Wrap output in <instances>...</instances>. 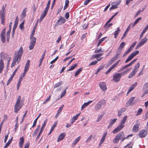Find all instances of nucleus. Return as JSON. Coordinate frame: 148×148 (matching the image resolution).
Wrapping results in <instances>:
<instances>
[{
	"mask_svg": "<svg viewBox=\"0 0 148 148\" xmlns=\"http://www.w3.org/2000/svg\"><path fill=\"white\" fill-rule=\"evenodd\" d=\"M125 110L126 109L125 108H123L121 109L120 110H119L118 111V116H121L122 115V113L123 112H124L125 111Z\"/></svg>",
	"mask_w": 148,
	"mask_h": 148,
	"instance_id": "nucleus-39",
	"label": "nucleus"
},
{
	"mask_svg": "<svg viewBox=\"0 0 148 148\" xmlns=\"http://www.w3.org/2000/svg\"><path fill=\"white\" fill-rule=\"evenodd\" d=\"M4 67L3 62L2 59L0 61V73H1Z\"/></svg>",
	"mask_w": 148,
	"mask_h": 148,
	"instance_id": "nucleus-22",
	"label": "nucleus"
},
{
	"mask_svg": "<svg viewBox=\"0 0 148 148\" xmlns=\"http://www.w3.org/2000/svg\"><path fill=\"white\" fill-rule=\"evenodd\" d=\"M124 134L123 132H121L119 133L115 137V139L113 140V142L115 143H117L119 140L121 138L124 137Z\"/></svg>",
	"mask_w": 148,
	"mask_h": 148,
	"instance_id": "nucleus-4",
	"label": "nucleus"
},
{
	"mask_svg": "<svg viewBox=\"0 0 148 148\" xmlns=\"http://www.w3.org/2000/svg\"><path fill=\"white\" fill-rule=\"evenodd\" d=\"M69 0H66L65 2V5L64 7L63 10H65L69 5Z\"/></svg>",
	"mask_w": 148,
	"mask_h": 148,
	"instance_id": "nucleus-53",
	"label": "nucleus"
},
{
	"mask_svg": "<svg viewBox=\"0 0 148 148\" xmlns=\"http://www.w3.org/2000/svg\"><path fill=\"white\" fill-rule=\"evenodd\" d=\"M13 138L12 137L10 139L8 142L6 143L5 145L4 146L3 148H7V147H8L10 144L11 143L12 140Z\"/></svg>",
	"mask_w": 148,
	"mask_h": 148,
	"instance_id": "nucleus-45",
	"label": "nucleus"
},
{
	"mask_svg": "<svg viewBox=\"0 0 148 148\" xmlns=\"http://www.w3.org/2000/svg\"><path fill=\"white\" fill-rule=\"evenodd\" d=\"M21 96H19L17 99L16 104H21Z\"/></svg>",
	"mask_w": 148,
	"mask_h": 148,
	"instance_id": "nucleus-57",
	"label": "nucleus"
},
{
	"mask_svg": "<svg viewBox=\"0 0 148 148\" xmlns=\"http://www.w3.org/2000/svg\"><path fill=\"white\" fill-rule=\"evenodd\" d=\"M66 21V20L64 17H61L58 20L56 23V25H61L64 24Z\"/></svg>",
	"mask_w": 148,
	"mask_h": 148,
	"instance_id": "nucleus-12",
	"label": "nucleus"
},
{
	"mask_svg": "<svg viewBox=\"0 0 148 148\" xmlns=\"http://www.w3.org/2000/svg\"><path fill=\"white\" fill-rule=\"evenodd\" d=\"M142 109L141 108H139L138 110V112H137V114H136V116H138V115H140L142 113Z\"/></svg>",
	"mask_w": 148,
	"mask_h": 148,
	"instance_id": "nucleus-64",
	"label": "nucleus"
},
{
	"mask_svg": "<svg viewBox=\"0 0 148 148\" xmlns=\"http://www.w3.org/2000/svg\"><path fill=\"white\" fill-rule=\"evenodd\" d=\"M82 68H80L76 71L75 74V77L77 76L78 75L80 72L82 71Z\"/></svg>",
	"mask_w": 148,
	"mask_h": 148,
	"instance_id": "nucleus-49",
	"label": "nucleus"
},
{
	"mask_svg": "<svg viewBox=\"0 0 148 148\" xmlns=\"http://www.w3.org/2000/svg\"><path fill=\"white\" fill-rule=\"evenodd\" d=\"M103 116V114H101L99 115L97 121V122L99 121L102 119Z\"/></svg>",
	"mask_w": 148,
	"mask_h": 148,
	"instance_id": "nucleus-59",
	"label": "nucleus"
},
{
	"mask_svg": "<svg viewBox=\"0 0 148 148\" xmlns=\"http://www.w3.org/2000/svg\"><path fill=\"white\" fill-rule=\"evenodd\" d=\"M148 29V25H146V27L144 29L143 31L141 33L140 36V39H141L142 38L145 32Z\"/></svg>",
	"mask_w": 148,
	"mask_h": 148,
	"instance_id": "nucleus-23",
	"label": "nucleus"
},
{
	"mask_svg": "<svg viewBox=\"0 0 148 148\" xmlns=\"http://www.w3.org/2000/svg\"><path fill=\"white\" fill-rule=\"evenodd\" d=\"M63 84V82H60L56 84L54 86V88H56L60 86Z\"/></svg>",
	"mask_w": 148,
	"mask_h": 148,
	"instance_id": "nucleus-44",
	"label": "nucleus"
},
{
	"mask_svg": "<svg viewBox=\"0 0 148 148\" xmlns=\"http://www.w3.org/2000/svg\"><path fill=\"white\" fill-rule=\"evenodd\" d=\"M135 71L133 70L132 71L131 73L128 76L129 78H130L132 77L135 75Z\"/></svg>",
	"mask_w": 148,
	"mask_h": 148,
	"instance_id": "nucleus-54",
	"label": "nucleus"
},
{
	"mask_svg": "<svg viewBox=\"0 0 148 148\" xmlns=\"http://www.w3.org/2000/svg\"><path fill=\"white\" fill-rule=\"evenodd\" d=\"M92 102V101H90L86 103H85L81 107V110H83L84 108H85L86 106L89 105L90 103Z\"/></svg>",
	"mask_w": 148,
	"mask_h": 148,
	"instance_id": "nucleus-27",
	"label": "nucleus"
},
{
	"mask_svg": "<svg viewBox=\"0 0 148 148\" xmlns=\"http://www.w3.org/2000/svg\"><path fill=\"white\" fill-rule=\"evenodd\" d=\"M50 2H51L50 0H49L48 1L47 4V6L46 7V8H45V10H47L48 11V10H49V8L50 5Z\"/></svg>",
	"mask_w": 148,
	"mask_h": 148,
	"instance_id": "nucleus-56",
	"label": "nucleus"
},
{
	"mask_svg": "<svg viewBox=\"0 0 148 148\" xmlns=\"http://www.w3.org/2000/svg\"><path fill=\"white\" fill-rule=\"evenodd\" d=\"M147 39L145 37L144 38L142 39L137 45L136 47V49H137L138 48H139L140 46L143 45L147 41Z\"/></svg>",
	"mask_w": 148,
	"mask_h": 148,
	"instance_id": "nucleus-8",
	"label": "nucleus"
},
{
	"mask_svg": "<svg viewBox=\"0 0 148 148\" xmlns=\"http://www.w3.org/2000/svg\"><path fill=\"white\" fill-rule=\"evenodd\" d=\"M66 136V134L65 132H63L61 133L58 136L57 142H58L62 140Z\"/></svg>",
	"mask_w": 148,
	"mask_h": 148,
	"instance_id": "nucleus-18",
	"label": "nucleus"
},
{
	"mask_svg": "<svg viewBox=\"0 0 148 148\" xmlns=\"http://www.w3.org/2000/svg\"><path fill=\"white\" fill-rule=\"evenodd\" d=\"M81 136H79L73 141L72 144V147H73L74 146H73V145L74 146L77 143L79 140Z\"/></svg>",
	"mask_w": 148,
	"mask_h": 148,
	"instance_id": "nucleus-41",
	"label": "nucleus"
},
{
	"mask_svg": "<svg viewBox=\"0 0 148 148\" xmlns=\"http://www.w3.org/2000/svg\"><path fill=\"white\" fill-rule=\"evenodd\" d=\"M115 59H114L113 58H112L108 62L107 66H109L111 65L113 62L115 61Z\"/></svg>",
	"mask_w": 148,
	"mask_h": 148,
	"instance_id": "nucleus-33",
	"label": "nucleus"
},
{
	"mask_svg": "<svg viewBox=\"0 0 148 148\" xmlns=\"http://www.w3.org/2000/svg\"><path fill=\"white\" fill-rule=\"evenodd\" d=\"M137 84V83L136 82H135L130 87L127 93L128 94V93L130 92L136 86Z\"/></svg>",
	"mask_w": 148,
	"mask_h": 148,
	"instance_id": "nucleus-20",
	"label": "nucleus"
},
{
	"mask_svg": "<svg viewBox=\"0 0 148 148\" xmlns=\"http://www.w3.org/2000/svg\"><path fill=\"white\" fill-rule=\"evenodd\" d=\"M139 130V128L138 125L137 124L134 125L132 129L133 131L134 132H137Z\"/></svg>",
	"mask_w": 148,
	"mask_h": 148,
	"instance_id": "nucleus-28",
	"label": "nucleus"
},
{
	"mask_svg": "<svg viewBox=\"0 0 148 148\" xmlns=\"http://www.w3.org/2000/svg\"><path fill=\"white\" fill-rule=\"evenodd\" d=\"M30 63V61L28 60L27 61L25 66V69L23 74V77H24L25 76V74L26 73L29 69Z\"/></svg>",
	"mask_w": 148,
	"mask_h": 148,
	"instance_id": "nucleus-9",
	"label": "nucleus"
},
{
	"mask_svg": "<svg viewBox=\"0 0 148 148\" xmlns=\"http://www.w3.org/2000/svg\"><path fill=\"white\" fill-rule=\"evenodd\" d=\"M5 8L4 5H3L0 11V16L1 15H5L6 11L5 10Z\"/></svg>",
	"mask_w": 148,
	"mask_h": 148,
	"instance_id": "nucleus-29",
	"label": "nucleus"
},
{
	"mask_svg": "<svg viewBox=\"0 0 148 148\" xmlns=\"http://www.w3.org/2000/svg\"><path fill=\"white\" fill-rule=\"evenodd\" d=\"M125 44V43L124 42H123L121 43L119 47L118 50L119 51H120V52H121Z\"/></svg>",
	"mask_w": 148,
	"mask_h": 148,
	"instance_id": "nucleus-35",
	"label": "nucleus"
},
{
	"mask_svg": "<svg viewBox=\"0 0 148 148\" xmlns=\"http://www.w3.org/2000/svg\"><path fill=\"white\" fill-rule=\"evenodd\" d=\"M121 52H120V51H119L118 50H117L116 51V54L115 55V56L113 57V58L115 59V60H117V58H120V56H119L121 54Z\"/></svg>",
	"mask_w": 148,
	"mask_h": 148,
	"instance_id": "nucleus-25",
	"label": "nucleus"
},
{
	"mask_svg": "<svg viewBox=\"0 0 148 148\" xmlns=\"http://www.w3.org/2000/svg\"><path fill=\"white\" fill-rule=\"evenodd\" d=\"M24 142V139L23 137L20 138L19 142V147L21 148H22Z\"/></svg>",
	"mask_w": 148,
	"mask_h": 148,
	"instance_id": "nucleus-24",
	"label": "nucleus"
},
{
	"mask_svg": "<svg viewBox=\"0 0 148 148\" xmlns=\"http://www.w3.org/2000/svg\"><path fill=\"white\" fill-rule=\"evenodd\" d=\"M30 45L29 47V49L30 50L34 48L35 44L30 42Z\"/></svg>",
	"mask_w": 148,
	"mask_h": 148,
	"instance_id": "nucleus-55",
	"label": "nucleus"
},
{
	"mask_svg": "<svg viewBox=\"0 0 148 148\" xmlns=\"http://www.w3.org/2000/svg\"><path fill=\"white\" fill-rule=\"evenodd\" d=\"M117 29V30L115 31L114 33V37L115 38H117V36L119 34V32L120 31V29L119 27H118Z\"/></svg>",
	"mask_w": 148,
	"mask_h": 148,
	"instance_id": "nucleus-40",
	"label": "nucleus"
},
{
	"mask_svg": "<svg viewBox=\"0 0 148 148\" xmlns=\"http://www.w3.org/2000/svg\"><path fill=\"white\" fill-rule=\"evenodd\" d=\"M13 77H14L12 76H11L10 77V78L8 79V82H7V85H8L10 84V82L12 80V79H13Z\"/></svg>",
	"mask_w": 148,
	"mask_h": 148,
	"instance_id": "nucleus-60",
	"label": "nucleus"
},
{
	"mask_svg": "<svg viewBox=\"0 0 148 148\" xmlns=\"http://www.w3.org/2000/svg\"><path fill=\"white\" fill-rule=\"evenodd\" d=\"M51 96L50 95L47 98L44 102L43 103V104H45L48 101H49L50 99Z\"/></svg>",
	"mask_w": 148,
	"mask_h": 148,
	"instance_id": "nucleus-63",
	"label": "nucleus"
},
{
	"mask_svg": "<svg viewBox=\"0 0 148 148\" xmlns=\"http://www.w3.org/2000/svg\"><path fill=\"white\" fill-rule=\"evenodd\" d=\"M80 114V113L79 114H77L76 115L74 116H73V117L72 118L71 120L73 121H75V120H76L77 119V118L79 116Z\"/></svg>",
	"mask_w": 148,
	"mask_h": 148,
	"instance_id": "nucleus-48",
	"label": "nucleus"
},
{
	"mask_svg": "<svg viewBox=\"0 0 148 148\" xmlns=\"http://www.w3.org/2000/svg\"><path fill=\"white\" fill-rule=\"evenodd\" d=\"M139 52L138 51H135L130 54L128 58L125 61V63H127L131 60L136 55L138 54Z\"/></svg>",
	"mask_w": 148,
	"mask_h": 148,
	"instance_id": "nucleus-1",
	"label": "nucleus"
},
{
	"mask_svg": "<svg viewBox=\"0 0 148 148\" xmlns=\"http://www.w3.org/2000/svg\"><path fill=\"white\" fill-rule=\"evenodd\" d=\"M133 135V134H131L128 135L126 137H123L122 138H121V142L123 141L125 139L127 138L130 137L132 136Z\"/></svg>",
	"mask_w": 148,
	"mask_h": 148,
	"instance_id": "nucleus-61",
	"label": "nucleus"
},
{
	"mask_svg": "<svg viewBox=\"0 0 148 148\" xmlns=\"http://www.w3.org/2000/svg\"><path fill=\"white\" fill-rule=\"evenodd\" d=\"M48 11L45 10L43 12H42L41 14L40 19V22L45 17L47 14Z\"/></svg>",
	"mask_w": 148,
	"mask_h": 148,
	"instance_id": "nucleus-17",
	"label": "nucleus"
},
{
	"mask_svg": "<svg viewBox=\"0 0 148 148\" xmlns=\"http://www.w3.org/2000/svg\"><path fill=\"white\" fill-rule=\"evenodd\" d=\"M77 63L73 65L70 67V68L69 69L67 70V71H71V70H73V69H75V68L76 67H77Z\"/></svg>",
	"mask_w": 148,
	"mask_h": 148,
	"instance_id": "nucleus-50",
	"label": "nucleus"
},
{
	"mask_svg": "<svg viewBox=\"0 0 148 148\" xmlns=\"http://www.w3.org/2000/svg\"><path fill=\"white\" fill-rule=\"evenodd\" d=\"M117 120L116 119H111L110 120L109 125L108 127V128H109V127L111 126Z\"/></svg>",
	"mask_w": 148,
	"mask_h": 148,
	"instance_id": "nucleus-31",
	"label": "nucleus"
},
{
	"mask_svg": "<svg viewBox=\"0 0 148 148\" xmlns=\"http://www.w3.org/2000/svg\"><path fill=\"white\" fill-rule=\"evenodd\" d=\"M121 77L120 74L115 73L113 75L112 80L115 83H118L120 80Z\"/></svg>",
	"mask_w": 148,
	"mask_h": 148,
	"instance_id": "nucleus-3",
	"label": "nucleus"
},
{
	"mask_svg": "<svg viewBox=\"0 0 148 148\" xmlns=\"http://www.w3.org/2000/svg\"><path fill=\"white\" fill-rule=\"evenodd\" d=\"M38 19L37 22L35 23V25L34 26V28L33 29V30L32 31L31 34L32 35H34L35 34V32L36 29L37 27V25L38 24Z\"/></svg>",
	"mask_w": 148,
	"mask_h": 148,
	"instance_id": "nucleus-32",
	"label": "nucleus"
},
{
	"mask_svg": "<svg viewBox=\"0 0 148 148\" xmlns=\"http://www.w3.org/2000/svg\"><path fill=\"white\" fill-rule=\"evenodd\" d=\"M131 69V68L128 69H127L125 71H124V72H123L122 73H119V74H120L121 75V77L122 75H123L125 74H126L127 73L130 71V70Z\"/></svg>",
	"mask_w": 148,
	"mask_h": 148,
	"instance_id": "nucleus-51",
	"label": "nucleus"
},
{
	"mask_svg": "<svg viewBox=\"0 0 148 148\" xmlns=\"http://www.w3.org/2000/svg\"><path fill=\"white\" fill-rule=\"evenodd\" d=\"M103 55V53H100L95 55V57L96 58L98 59L99 57L102 56Z\"/></svg>",
	"mask_w": 148,
	"mask_h": 148,
	"instance_id": "nucleus-62",
	"label": "nucleus"
},
{
	"mask_svg": "<svg viewBox=\"0 0 148 148\" xmlns=\"http://www.w3.org/2000/svg\"><path fill=\"white\" fill-rule=\"evenodd\" d=\"M147 131L145 130H142L140 131L138 134V136L142 138L145 137L147 135Z\"/></svg>",
	"mask_w": 148,
	"mask_h": 148,
	"instance_id": "nucleus-10",
	"label": "nucleus"
},
{
	"mask_svg": "<svg viewBox=\"0 0 148 148\" xmlns=\"http://www.w3.org/2000/svg\"><path fill=\"white\" fill-rule=\"evenodd\" d=\"M21 57L20 55L19 56L18 55L16 54V52H15L14 54L13 60L16 61L17 63H18L21 60Z\"/></svg>",
	"mask_w": 148,
	"mask_h": 148,
	"instance_id": "nucleus-13",
	"label": "nucleus"
},
{
	"mask_svg": "<svg viewBox=\"0 0 148 148\" xmlns=\"http://www.w3.org/2000/svg\"><path fill=\"white\" fill-rule=\"evenodd\" d=\"M124 125L121 124L119 125L117 128L113 130V133L114 134L118 132L121 130L124 127Z\"/></svg>",
	"mask_w": 148,
	"mask_h": 148,
	"instance_id": "nucleus-14",
	"label": "nucleus"
},
{
	"mask_svg": "<svg viewBox=\"0 0 148 148\" xmlns=\"http://www.w3.org/2000/svg\"><path fill=\"white\" fill-rule=\"evenodd\" d=\"M23 104H15L14 106V111L16 113H17L19 110L22 107Z\"/></svg>",
	"mask_w": 148,
	"mask_h": 148,
	"instance_id": "nucleus-11",
	"label": "nucleus"
},
{
	"mask_svg": "<svg viewBox=\"0 0 148 148\" xmlns=\"http://www.w3.org/2000/svg\"><path fill=\"white\" fill-rule=\"evenodd\" d=\"M5 34H1L0 35L1 41L3 43H5Z\"/></svg>",
	"mask_w": 148,
	"mask_h": 148,
	"instance_id": "nucleus-30",
	"label": "nucleus"
},
{
	"mask_svg": "<svg viewBox=\"0 0 148 148\" xmlns=\"http://www.w3.org/2000/svg\"><path fill=\"white\" fill-rule=\"evenodd\" d=\"M105 101L104 100H103L97 103L95 107V110L97 111L99 110L101 108V106L105 104Z\"/></svg>",
	"mask_w": 148,
	"mask_h": 148,
	"instance_id": "nucleus-2",
	"label": "nucleus"
},
{
	"mask_svg": "<svg viewBox=\"0 0 148 148\" xmlns=\"http://www.w3.org/2000/svg\"><path fill=\"white\" fill-rule=\"evenodd\" d=\"M107 134V132H105L101 138L100 140V142L101 143H103L104 141L105 140V138Z\"/></svg>",
	"mask_w": 148,
	"mask_h": 148,
	"instance_id": "nucleus-38",
	"label": "nucleus"
},
{
	"mask_svg": "<svg viewBox=\"0 0 148 148\" xmlns=\"http://www.w3.org/2000/svg\"><path fill=\"white\" fill-rule=\"evenodd\" d=\"M142 19V18L140 17L137 18L136 19L134 22V23L132 24V27H133L134 26L136 25L138 22L140 20Z\"/></svg>",
	"mask_w": 148,
	"mask_h": 148,
	"instance_id": "nucleus-34",
	"label": "nucleus"
},
{
	"mask_svg": "<svg viewBox=\"0 0 148 148\" xmlns=\"http://www.w3.org/2000/svg\"><path fill=\"white\" fill-rule=\"evenodd\" d=\"M40 128V125H39L36 128V130H35V131L34 132L33 135V137H34L35 136H36Z\"/></svg>",
	"mask_w": 148,
	"mask_h": 148,
	"instance_id": "nucleus-36",
	"label": "nucleus"
},
{
	"mask_svg": "<svg viewBox=\"0 0 148 148\" xmlns=\"http://www.w3.org/2000/svg\"><path fill=\"white\" fill-rule=\"evenodd\" d=\"M47 121V119H46L44 121V122L43 125H42V127H41L40 130L36 138V141H37V140H38L39 137L40 136V135L41 134L42 132L43 129L45 126Z\"/></svg>",
	"mask_w": 148,
	"mask_h": 148,
	"instance_id": "nucleus-7",
	"label": "nucleus"
},
{
	"mask_svg": "<svg viewBox=\"0 0 148 148\" xmlns=\"http://www.w3.org/2000/svg\"><path fill=\"white\" fill-rule=\"evenodd\" d=\"M5 15H1V24L4 25L5 24Z\"/></svg>",
	"mask_w": 148,
	"mask_h": 148,
	"instance_id": "nucleus-42",
	"label": "nucleus"
},
{
	"mask_svg": "<svg viewBox=\"0 0 148 148\" xmlns=\"http://www.w3.org/2000/svg\"><path fill=\"white\" fill-rule=\"evenodd\" d=\"M134 98L135 97H131L130 98L128 101L127 102L126 105L127 106H128L132 105V102Z\"/></svg>",
	"mask_w": 148,
	"mask_h": 148,
	"instance_id": "nucleus-21",
	"label": "nucleus"
},
{
	"mask_svg": "<svg viewBox=\"0 0 148 148\" xmlns=\"http://www.w3.org/2000/svg\"><path fill=\"white\" fill-rule=\"evenodd\" d=\"M41 115V114H39V115L34 120V121L33 122V125L32 126V127H34L36 125L37 120L39 118V117Z\"/></svg>",
	"mask_w": 148,
	"mask_h": 148,
	"instance_id": "nucleus-43",
	"label": "nucleus"
},
{
	"mask_svg": "<svg viewBox=\"0 0 148 148\" xmlns=\"http://www.w3.org/2000/svg\"><path fill=\"white\" fill-rule=\"evenodd\" d=\"M0 58H1V59H6L8 60V59L9 58H10V57H9V56L7 55L6 54H5L3 53H0Z\"/></svg>",
	"mask_w": 148,
	"mask_h": 148,
	"instance_id": "nucleus-16",
	"label": "nucleus"
},
{
	"mask_svg": "<svg viewBox=\"0 0 148 148\" xmlns=\"http://www.w3.org/2000/svg\"><path fill=\"white\" fill-rule=\"evenodd\" d=\"M140 66V63L139 62L136 65V66L134 67V68L133 69V70L134 71H137V70H138V69L139 68Z\"/></svg>",
	"mask_w": 148,
	"mask_h": 148,
	"instance_id": "nucleus-52",
	"label": "nucleus"
},
{
	"mask_svg": "<svg viewBox=\"0 0 148 148\" xmlns=\"http://www.w3.org/2000/svg\"><path fill=\"white\" fill-rule=\"evenodd\" d=\"M99 86L103 91H105L106 90L107 87L105 82H100L99 84Z\"/></svg>",
	"mask_w": 148,
	"mask_h": 148,
	"instance_id": "nucleus-15",
	"label": "nucleus"
},
{
	"mask_svg": "<svg viewBox=\"0 0 148 148\" xmlns=\"http://www.w3.org/2000/svg\"><path fill=\"white\" fill-rule=\"evenodd\" d=\"M132 25V23H130L129 25L128 26L127 28L126 29L124 33V34L123 36L122 37V38H121V39H123V38H124L126 37V36L127 35V33L128 31H129L130 29V28L131 27V25Z\"/></svg>",
	"mask_w": 148,
	"mask_h": 148,
	"instance_id": "nucleus-19",
	"label": "nucleus"
},
{
	"mask_svg": "<svg viewBox=\"0 0 148 148\" xmlns=\"http://www.w3.org/2000/svg\"><path fill=\"white\" fill-rule=\"evenodd\" d=\"M137 60V58L134 59L129 64L124 66L121 69H120L119 72H120L124 70L126 68L129 67L130 66H132Z\"/></svg>",
	"mask_w": 148,
	"mask_h": 148,
	"instance_id": "nucleus-5",
	"label": "nucleus"
},
{
	"mask_svg": "<svg viewBox=\"0 0 148 148\" xmlns=\"http://www.w3.org/2000/svg\"><path fill=\"white\" fill-rule=\"evenodd\" d=\"M16 54L19 55V56L20 55L21 56V57L22 56V55L23 53V50L22 47H21L18 52H16Z\"/></svg>",
	"mask_w": 148,
	"mask_h": 148,
	"instance_id": "nucleus-37",
	"label": "nucleus"
},
{
	"mask_svg": "<svg viewBox=\"0 0 148 148\" xmlns=\"http://www.w3.org/2000/svg\"><path fill=\"white\" fill-rule=\"evenodd\" d=\"M30 39L31 40L30 43H33L35 44L36 43V38L34 37V35H32L31 34L30 36Z\"/></svg>",
	"mask_w": 148,
	"mask_h": 148,
	"instance_id": "nucleus-26",
	"label": "nucleus"
},
{
	"mask_svg": "<svg viewBox=\"0 0 148 148\" xmlns=\"http://www.w3.org/2000/svg\"><path fill=\"white\" fill-rule=\"evenodd\" d=\"M26 9L27 8H26L23 10L22 13L21 15V16L23 18L25 17L26 16Z\"/></svg>",
	"mask_w": 148,
	"mask_h": 148,
	"instance_id": "nucleus-46",
	"label": "nucleus"
},
{
	"mask_svg": "<svg viewBox=\"0 0 148 148\" xmlns=\"http://www.w3.org/2000/svg\"><path fill=\"white\" fill-rule=\"evenodd\" d=\"M24 21H23L19 25L20 28L21 30H23L24 29Z\"/></svg>",
	"mask_w": 148,
	"mask_h": 148,
	"instance_id": "nucleus-58",
	"label": "nucleus"
},
{
	"mask_svg": "<svg viewBox=\"0 0 148 148\" xmlns=\"http://www.w3.org/2000/svg\"><path fill=\"white\" fill-rule=\"evenodd\" d=\"M127 118V116L126 115L123 118V119L121 121V124L123 125L125 123Z\"/></svg>",
	"mask_w": 148,
	"mask_h": 148,
	"instance_id": "nucleus-47",
	"label": "nucleus"
},
{
	"mask_svg": "<svg viewBox=\"0 0 148 148\" xmlns=\"http://www.w3.org/2000/svg\"><path fill=\"white\" fill-rule=\"evenodd\" d=\"M137 42L135 41V42L133 43V44L130 46V47L128 49V50L125 52L123 56V57L127 55L128 54L130 53L131 51L132 50L133 48L136 45Z\"/></svg>",
	"mask_w": 148,
	"mask_h": 148,
	"instance_id": "nucleus-6",
	"label": "nucleus"
}]
</instances>
